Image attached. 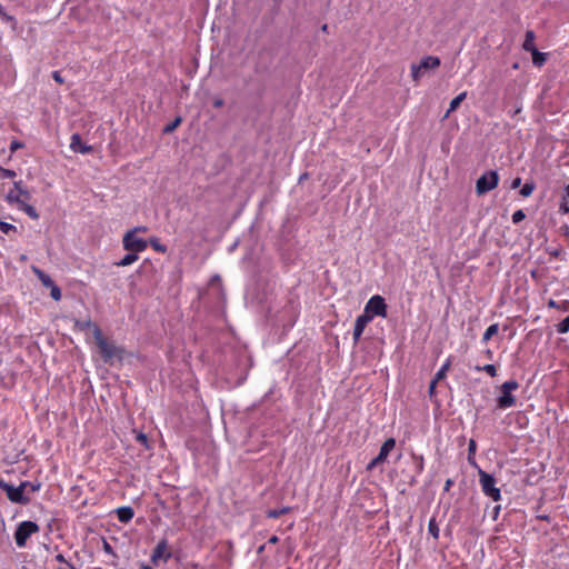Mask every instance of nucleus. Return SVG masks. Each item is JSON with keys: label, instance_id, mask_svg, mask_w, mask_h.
Wrapping results in <instances>:
<instances>
[{"label": "nucleus", "instance_id": "1", "mask_svg": "<svg viewBox=\"0 0 569 569\" xmlns=\"http://www.w3.org/2000/svg\"><path fill=\"white\" fill-rule=\"evenodd\" d=\"M82 330H84L87 335L92 336L103 362L112 365L114 361L122 360L123 349L117 346L112 339L104 336L101 328L96 322H84L82 325Z\"/></svg>", "mask_w": 569, "mask_h": 569}, {"label": "nucleus", "instance_id": "2", "mask_svg": "<svg viewBox=\"0 0 569 569\" xmlns=\"http://www.w3.org/2000/svg\"><path fill=\"white\" fill-rule=\"evenodd\" d=\"M31 193L24 188L22 181H16L13 188L9 190L7 194V201L10 204L16 206L19 210L23 211L28 217L33 220L39 219L37 209L29 202L31 200Z\"/></svg>", "mask_w": 569, "mask_h": 569}, {"label": "nucleus", "instance_id": "3", "mask_svg": "<svg viewBox=\"0 0 569 569\" xmlns=\"http://www.w3.org/2000/svg\"><path fill=\"white\" fill-rule=\"evenodd\" d=\"M147 227H136L128 230L122 238V246L126 251L142 252L148 248V241L139 237V233H146Z\"/></svg>", "mask_w": 569, "mask_h": 569}, {"label": "nucleus", "instance_id": "4", "mask_svg": "<svg viewBox=\"0 0 569 569\" xmlns=\"http://www.w3.org/2000/svg\"><path fill=\"white\" fill-rule=\"evenodd\" d=\"M519 388V383L516 380H508L500 387L501 396L497 398V407L499 409H507L516 405V397L512 391Z\"/></svg>", "mask_w": 569, "mask_h": 569}, {"label": "nucleus", "instance_id": "5", "mask_svg": "<svg viewBox=\"0 0 569 569\" xmlns=\"http://www.w3.org/2000/svg\"><path fill=\"white\" fill-rule=\"evenodd\" d=\"M39 526L33 521H22L16 529L14 540L19 548H23L27 545L28 539L31 535L39 532Z\"/></svg>", "mask_w": 569, "mask_h": 569}, {"label": "nucleus", "instance_id": "6", "mask_svg": "<svg viewBox=\"0 0 569 569\" xmlns=\"http://www.w3.org/2000/svg\"><path fill=\"white\" fill-rule=\"evenodd\" d=\"M479 482L486 496L490 497L493 501H499L501 499L500 489L496 487L497 481L493 476L483 470H480Z\"/></svg>", "mask_w": 569, "mask_h": 569}, {"label": "nucleus", "instance_id": "7", "mask_svg": "<svg viewBox=\"0 0 569 569\" xmlns=\"http://www.w3.org/2000/svg\"><path fill=\"white\" fill-rule=\"evenodd\" d=\"M172 557L171 548L167 539H161L152 550L150 560L153 566H159L161 562L167 563Z\"/></svg>", "mask_w": 569, "mask_h": 569}, {"label": "nucleus", "instance_id": "8", "mask_svg": "<svg viewBox=\"0 0 569 569\" xmlns=\"http://www.w3.org/2000/svg\"><path fill=\"white\" fill-rule=\"evenodd\" d=\"M499 182V176L496 171H488L482 174L476 183V191L479 196L493 190Z\"/></svg>", "mask_w": 569, "mask_h": 569}, {"label": "nucleus", "instance_id": "9", "mask_svg": "<svg viewBox=\"0 0 569 569\" xmlns=\"http://www.w3.org/2000/svg\"><path fill=\"white\" fill-rule=\"evenodd\" d=\"M363 315H370V316H372V318L375 316L386 318L387 317V305H386L385 299L379 295L371 297L365 307Z\"/></svg>", "mask_w": 569, "mask_h": 569}, {"label": "nucleus", "instance_id": "10", "mask_svg": "<svg viewBox=\"0 0 569 569\" xmlns=\"http://www.w3.org/2000/svg\"><path fill=\"white\" fill-rule=\"evenodd\" d=\"M0 489L6 491L8 499L13 503L28 505L30 502L29 497L24 496L21 486L14 488L0 479Z\"/></svg>", "mask_w": 569, "mask_h": 569}, {"label": "nucleus", "instance_id": "11", "mask_svg": "<svg viewBox=\"0 0 569 569\" xmlns=\"http://www.w3.org/2000/svg\"><path fill=\"white\" fill-rule=\"evenodd\" d=\"M372 320V316L370 315H361L356 319L355 329H353V340L355 343H358L367 325Z\"/></svg>", "mask_w": 569, "mask_h": 569}, {"label": "nucleus", "instance_id": "12", "mask_svg": "<svg viewBox=\"0 0 569 569\" xmlns=\"http://www.w3.org/2000/svg\"><path fill=\"white\" fill-rule=\"evenodd\" d=\"M70 148L74 152H79L82 154L91 153L93 148L82 142V139L79 133H73L71 136Z\"/></svg>", "mask_w": 569, "mask_h": 569}, {"label": "nucleus", "instance_id": "13", "mask_svg": "<svg viewBox=\"0 0 569 569\" xmlns=\"http://www.w3.org/2000/svg\"><path fill=\"white\" fill-rule=\"evenodd\" d=\"M157 272V269L151 260L144 259L142 263L140 264L139 269L137 270V273L140 277H143L148 280H151Z\"/></svg>", "mask_w": 569, "mask_h": 569}, {"label": "nucleus", "instance_id": "14", "mask_svg": "<svg viewBox=\"0 0 569 569\" xmlns=\"http://www.w3.org/2000/svg\"><path fill=\"white\" fill-rule=\"evenodd\" d=\"M396 447V440L393 438L387 439L383 445L380 448L379 455H378V461H386L389 453L395 449Z\"/></svg>", "mask_w": 569, "mask_h": 569}, {"label": "nucleus", "instance_id": "15", "mask_svg": "<svg viewBox=\"0 0 569 569\" xmlns=\"http://www.w3.org/2000/svg\"><path fill=\"white\" fill-rule=\"evenodd\" d=\"M422 71H427L429 69H436L440 66V59L438 57L428 56L421 60L419 63Z\"/></svg>", "mask_w": 569, "mask_h": 569}, {"label": "nucleus", "instance_id": "16", "mask_svg": "<svg viewBox=\"0 0 569 569\" xmlns=\"http://www.w3.org/2000/svg\"><path fill=\"white\" fill-rule=\"evenodd\" d=\"M535 41H536L535 32L532 30H528L525 36L522 49L527 52H532V51L537 50V48L535 46Z\"/></svg>", "mask_w": 569, "mask_h": 569}, {"label": "nucleus", "instance_id": "17", "mask_svg": "<svg viewBox=\"0 0 569 569\" xmlns=\"http://www.w3.org/2000/svg\"><path fill=\"white\" fill-rule=\"evenodd\" d=\"M134 516L133 509L130 507H122L117 510L118 520L122 523H128Z\"/></svg>", "mask_w": 569, "mask_h": 569}, {"label": "nucleus", "instance_id": "18", "mask_svg": "<svg viewBox=\"0 0 569 569\" xmlns=\"http://www.w3.org/2000/svg\"><path fill=\"white\" fill-rule=\"evenodd\" d=\"M410 458H411L412 463H413L415 473L416 475H421L423 469H425L423 456L417 455L415 452H411Z\"/></svg>", "mask_w": 569, "mask_h": 569}, {"label": "nucleus", "instance_id": "19", "mask_svg": "<svg viewBox=\"0 0 569 569\" xmlns=\"http://www.w3.org/2000/svg\"><path fill=\"white\" fill-rule=\"evenodd\" d=\"M32 271L34 272L37 278L40 280V282L44 287H47V288L53 287V284H54L53 280L47 273H44L42 270H40L39 268H36V267H32Z\"/></svg>", "mask_w": 569, "mask_h": 569}, {"label": "nucleus", "instance_id": "20", "mask_svg": "<svg viewBox=\"0 0 569 569\" xmlns=\"http://www.w3.org/2000/svg\"><path fill=\"white\" fill-rule=\"evenodd\" d=\"M139 259L138 253L133 251H128V253L118 262H116L117 267H127L134 263Z\"/></svg>", "mask_w": 569, "mask_h": 569}, {"label": "nucleus", "instance_id": "21", "mask_svg": "<svg viewBox=\"0 0 569 569\" xmlns=\"http://www.w3.org/2000/svg\"><path fill=\"white\" fill-rule=\"evenodd\" d=\"M466 97L467 92L465 91L458 94L455 99H452L445 118H448L451 112L456 111L460 107L461 102L466 99Z\"/></svg>", "mask_w": 569, "mask_h": 569}, {"label": "nucleus", "instance_id": "22", "mask_svg": "<svg viewBox=\"0 0 569 569\" xmlns=\"http://www.w3.org/2000/svg\"><path fill=\"white\" fill-rule=\"evenodd\" d=\"M547 306L552 309L560 310L562 312H569V300L555 301L550 299Z\"/></svg>", "mask_w": 569, "mask_h": 569}, {"label": "nucleus", "instance_id": "23", "mask_svg": "<svg viewBox=\"0 0 569 569\" xmlns=\"http://www.w3.org/2000/svg\"><path fill=\"white\" fill-rule=\"evenodd\" d=\"M530 53L532 56V63L538 68L542 67L547 61V53L539 52L538 50Z\"/></svg>", "mask_w": 569, "mask_h": 569}, {"label": "nucleus", "instance_id": "24", "mask_svg": "<svg viewBox=\"0 0 569 569\" xmlns=\"http://www.w3.org/2000/svg\"><path fill=\"white\" fill-rule=\"evenodd\" d=\"M148 241V246H150L154 251L160 253L167 252V247L162 244L158 238H150Z\"/></svg>", "mask_w": 569, "mask_h": 569}, {"label": "nucleus", "instance_id": "25", "mask_svg": "<svg viewBox=\"0 0 569 569\" xmlns=\"http://www.w3.org/2000/svg\"><path fill=\"white\" fill-rule=\"evenodd\" d=\"M451 360L447 359V361L442 365L440 370L436 373L435 378L436 381H441L446 378L448 370L450 369Z\"/></svg>", "mask_w": 569, "mask_h": 569}, {"label": "nucleus", "instance_id": "26", "mask_svg": "<svg viewBox=\"0 0 569 569\" xmlns=\"http://www.w3.org/2000/svg\"><path fill=\"white\" fill-rule=\"evenodd\" d=\"M20 486L23 491H29V492H37L41 488L40 482H30V481H22L20 483Z\"/></svg>", "mask_w": 569, "mask_h": 569}, {"label": "nucleus", "instance_id": "27", "mask_svg": "<svg viewBox=\"0 0 569 569\" xmlns=\"http://www.w3.org/2000/svg\"><path fill=\"white\" fill-rule=\"evenodd\" d=\"M498 330H499L498 323H493V325L489 326L482 336L483 342L489 341L495 335L498 333Z\"/></svg>", "mask_w": 569, "mask_h": 569}, {"label": "nucleus", "instance_id": "28", "mask_svg": "<svg viewBox=\"0 0 569 569\" xmlns=\"http://www.w3.org/2000/svg\"><path fill=\"white\" fill-rule=\"evenodd\" d=\"M475 369L477 371H485L492 378L497 376V367L495 365L476 366Z\"/></svg>", "mask_w": 569, "mask_h": 569}, {"label": "nucleus", "instance_id": "29", "mask_svg": "<svg viewBox=\"0 0 569 569\" xmlns=\"http://www.w3.org/2000/svg\"><path fill=\"white\" fill-rule=\"evenodd\" d=\"M289 511H290V509L287 507L281 508V509H270L267 511V517L268 518H279V517L288 513Z\"/></svg>", "mask_w": 569, "mask_h": 569}, {"label": "nucleus", "instance_id": "30", "mask_svg": "<svg viewBox=\"0 0 569 569\" xmlns=\"http://www.w3.org/2000/svg\"><path fill=\"white\" fill-rule=\"evenodd\" d=\"M0 230L4 233V234H10V233H16L17 232V227L11 224V223H8V222H4L0 219Z\"/></svg>", "mask_w": 569, "mask_h": 569}, {"label": "nucleus", "instance_id": "31", "mask_svg": "<svg viewBox=\"0 0 569 569\" xmlns=\"http://www.w3.org/2000/svg\"><path fill=\"white\" fill-rule=\"evenodd\" d=\"M428 531L435 539L439 538V527L435 518L429 521Z\"/></svg>", "mask_w": 569, "mask_h": 569}, {"label": "nucleus", "instance_id": "32", "mask_svg": "<svg viewBox=\"0 0 569 569\" xmlns=\"http://www.w3.org/2000/svg\"><path fill=\"white\" fill-rule=\"evenodd\" d=\"M536 186L533 182H526L520 189V194L522 197H529L533 192Z\"/></svg>", "mask_w": 569, "mask_h": 569}, {"label": "nucleus", "instance_id": "33", "mask_svg": "<svg viewBox=\"0 0 569 569\" xmlns=\"http://www.w3.org/2000/svg\"><path fill=\"white\" fill-rule=\"evenodd\" d=\"M423 73H425V71H422V69L420 68L419 64L411 66V74H412L413 81L418 82Z\"/></svg>", "mask_w": 569, "mask_h": 569}, {"label": "nucleus", "instance_id": "34", "mask_svg": "<svg viewBox=\"0 0 569 569\" xmlns=\"http://www.w3.org/2000/svg\"><path fill=\"white\" fill-rule=\"evenodd\" d=\"M17 173L13 170L6 169L0 166V178L1 179H13L16 178Z\"/></svg>", "mask_w": 569, "mask_h": 569}, {"label": "nucleus", "instance_id": "35", "mask_svg": "<svg viewBox=\"0 0 569 569\" xmlns=\"http://www.w3.org/2000/svg\"><path fill=\"white\" fill-rule=\"evenodd\" d=\"M557 331L559 333H566L569 331V316L557 325Z\"/></svg>", "mask_w": 569, "mask_h": 569}, {"label": "nucleus", "instance_id": "36", "mask_svg": "<svg viewBox=\"0 0 569 569\" xmlns=\"http://www.w3.org/2000/svg\"><path fill=\"white\" fill-rule=\"evenodd\" d=\"M559 212L561 214H568L569 213V198L566 197V196L562 198V200L560 202Z\"/></svg>", "mask_w": 569, "mask_h": 569}, {"label": "nucleus", "instance_id": "37", "mask_svg": "<svg viewBox=\"0 0 569 569\" xmlns=\"http://www.w3.org/2000/svg\"><path fill=\"white\" fill-rule=\"evenodd\" d=\"M136 441L138 443H140L141 446H143L144 448H147V449L149 448V439L144 433L138 432L136 435Z\"/></svg>", "mask_w": 569, "mask_h": 569}, {"label": "nucleus", "instance_id": "38", "mask_svg": "<svg viewBox=\"0 0 569 569\" xmlns=\"http://www.w3.org/2000/svg\"><path fill=\"white\" fill-rule=\"evenodd\" d=\"M0 17H1L3 20H6L7 22H11L12 24H16V23H17L16 19H14L12 16H9V14L6 12V10H4V8H3V6H2L1 3H0Z\"/></svg>", "mask_w": 569, "mask_h": 569}, {"label": "nucleus", "instance_id": "39", "mask_svg": "<svg viewBox=\"0 0 569 569\" xmlns=\"http://www.w3.org/2000/svg\"><path fill=\"white\" fill-rule=\"evenodd\" d=\"M526 218V214L522 210H517L513 212L511 219L515 224L521 222Z\"/></svg>", "mask_w": 569, "mask_h": 569}, {"label": "nucleus", "instance_id": "40", "mask_svg": "<svg viewBox=\"0 0 569 569\" xmlns=\"http://www.w3.org/2000/svg\"><path fill=\"white\" fill-rule=\"evenodd\" d=\"M50 295L56 301L61 299V290L56 283L50 288Z\"/></svg>", "mask_w": 569, "mask_h": 569}, {"label": "nucleus", "instance_id": "41", "mask_svg": "<svg viewBox=\"0 0 569 569\" xmlns=\"http://www.w3.org/2000/svg\"><path fill=\"white\" fill-rule=\"evenodd\" d=\"M180 122H181V119L177 118L172 123L168 124L164 128V132L169 133V132L173 131L180 124Z\"/></svg>", "mask_w": 569, "mask_h": 569}, {"label": "nucleus", "instance_id": "42", "mask_svg": "<svg viewBox=\"0 0 569 569\" xmlns=\"http://www.w3.org/2000/svg\"><path fill=\"white\" fill-rule=\"evenodd\" d=\"M24 144L18 140H13L11 143H10V151L11 153L16 152L17 150L23 148Z\"/></svg>", "mask_w": 569, "mask_h": 569}, {"label": "nucleus", "instance_id": "43", "mask_svg": "<svg viewBox=\"0 0 569 569\" xmlns=\"http://www.w3.org/2000/svg\"><path fill=\"white\" fill-rule=\"evenodd\" d=\"M439 381H436V379H433L429 386V396L432 398L436 393V386Z\"/></svg>", "mask_w": 569, "mask_h": 569}, {"label": "nucleus", "instance_id": "44", "mask_svg": "<svg viewBox=\"0 0 569 569\" xmlns=\"http://www.w3.org/2000/svg\"><path fill=\"white\" fill-rule=\"evenodd\" d=\"M52 78L56 82L62 84L63 83V78L61 77V73L59 71H53L52 72Z\"/></svg>", "mask_w": 569, "mask_h": 569}, {"label": "nucleus", "instance_id": "45", "mask_svg": "<svg viewBox=\"0 0 569 569\" xmlns=\"http://www.w3.org/2000/svg\"><path fill=\"white\" fill-rule=\"evenodd\" d=\"M382 462H383V461H378V456H377L375 459H372V460L370 461V463L368 465L367 469H368V470H372L376 466H378V465H380V463H382Z\"/></svg>", "mask_w": 569, "mask_h": 569}, {"label": "nucleus", "instance_id": "46", "mask_svg": "<svg viewBox=\"0 0 569 569\" xmlns=\"http://www.w3.org/2000/svg\"><path fill=\"white\" fill-rule=\"evenodd\" d=\"M103 550L109 553V555H114L113 552V548L111 547V545L109 542H107L106 540H103Z\"/></svg>", "mask_w": 569, "mask_h": 569}, {"label": "nucleus", "instance_id": "47", "mask_svg": "<svg viewBox=\"0 0 569 569\" xmlns=\"http://www.w3.org/2000/svg\"><path fill=\"white\" fill-rule=\"evenodd\" d=\"M56 560L60 563H66L68 565L69 567H71V565L67 561V559L64 558L63 555L59 553L56 556Z\"/></svg>", "mask_w": 569, "mask_h": 569}, {"label": "nucleus", "instance_id": "48", "mask_svg": "<svg viewBox=\"0 0 569 569\" xmlns=\"http://www.w3.org/2000/svg\"><path fill=\"white\" fill-rule=\"evenodd\" d=\"M223 104H224V101L222 99H220V98H217V99L213 100V107L214 108H221V107H223Z\"/></svg>", "mask_w": 569, "mask_h": 569}, {"label": "nucleus", "instance_id": "49", "mask_svg": "<svg viewBox=\"0 0 569 569\" xmlns=\"http://www.w3.org/2000/svg\"><path fill=\"white\" fill-rule=\"evenodd\" d=\"M520 183H521V179L520 178H516V179H513V181L511 183V188L516 189V188H518L520 186Z\"/></svg>", "mask_w": 569, "mask_h": 569}, {"label": "nucleus", "instance_id": "50", "mask_svg": "<svg viewBox=\"0 0 569 569\" xmlns=\"http://www.w3.org/2000/svg\"><path fill=\"white\" fill-rule=\"evenodd\" d=\"M278 541H279V538H278L277 536H271V537L269 538V541H268V542H269V543H273V545H276V543H278Z\"/></svg>", "mask_w": 569, "mask_h": 569}, {"label": "nucleus", "instance_id": "51", "mask_svg": "<svg viewBox=\"0 0 569 569\" xmlns=\"http://www.w3.org/2000/svg\"><path fill=\"white\" fill-rule=\"evenodd\" d=\"M475 449H476V442L473 440H471L469 443V450L473 451Z\"/></svg>", "mask_w": 569, "mask_h": 569}, {"label": "nucleus", "instance_id": "52", "mask_svg": "<svg viewBox=\"0 0 569 569\" xmlns=\"http://www.w3.org/2000/svg\"><path fill=\"white\" fill-rule=\"evenodd\" d=\"M486 355H487V357H488L489 359H491V358H492V356H493V353H492V351H491V350H488V351L486 352Z\"/></svg>", "mask_w": 569, "mask_h": 569}, {"label": "nucleus", "instance_id": "53", "mask_svg": "<svg viewBox=\"0 0 569 569\" xmlns=\"http://www.w3.org/2000/svg\"><path fill=\"white\" fill-rule=\"evenodd\" d=\"M140 569H153V568H151V567H150V566H148V565H141V566H140Z\"/></svg>", "mask_w": 569, "mask_h": 569}, {"label": "nucleus", "instance_id": "54", "mask_svg": "<svg viewBox=\"0 0 569 569\" xmlns=\"http://www.w3.org/2000/svg\"><path fill=\"white\" fill-rule=\"evenodd\" d=\"M566 197H568V198H569V183H568V184H567V187H566Z\"/></svg>", "mask_w": 569, "mask_h": 569}, {"label": "nucleus", "instance_id": "55", "mask_svg": "<svg viewBox=\"0 0 569 569\" xmlns=\"http://www.w3.org/2000/svg\"><path fill=\"white\" fill-rule=\"evenodd\" d=\"M450 486H451V481H450V480H448V481L446 482V490H448Z\"/></svg>", "mask_w": 569, "mask_h": 569}, {"label": "nucleus", "instance_id": "56", "mask_svg": "<svg viewBox=\"0 0 569 569\" xmlns=\"http://www.w3.org/2000/svg\"><path fill=\"white\" fill-rule=\"evenodd\" d=\"M322 30H323L325 32L327 31V24H325V26L322 27Z\"/></svg>", "mask_w": 569, "mask_h": 569}]
</instances>
